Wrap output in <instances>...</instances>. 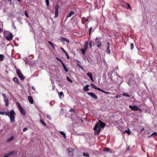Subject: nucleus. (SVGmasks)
I'll use <instances>...</instances> for the list:
<instances>
[{
    "mask_svg": "<svg viewBox=\"0 0 157 157\" xmlns=\"http://www.w3.org/2000/svg\"><path fill=\"white\" fill-rule=\"evenodd\" d=\"M0 114L8 116L10 117V121L11 123H13L15 122V116L16 115V113L14 111L12 110L10 112H0Z\"/></svg>",
    "mask_w": 157,
    "mask_h": 157,
    "instance_id": "1",
    "label": "nucleus"
},
{
    "mask_svg": "<svg viewBox=\"0 0 157 157\" xmlns=\"http://www.w3.org/2000/svg\"><path fill=\"white\" fill-rule=\"evenodd\" d=\"M99 125L100 124H99L98 122H97L94 128L93 129L94 130H97L94 132V134L95 135H98L101 131V129L99 127Z\"/></svg>",
    "mask_w": 157,
    "mask_h": 157,
    "instance_id": "2",
    "label": "nucleus"
},
{
    "mask_svg": "<svg viewBox=\"0 0 157 157\" xmlns=\"http://www.w3.org/2000/svg\"><path fill=\"white\" fill-rule=\"evenodd\" d=\"M4 35L8 40H11L13 37L12 34L9 31H5L4 33Z\"/></svg>",
    "mask_w": 157,
    "mask_h": 157,
    "instance_id": "3",
    "label": "nucleus"
},
{
    "mask_svg": "<svg viewBox=\"0 0 157 157\" xmlns=\"http://www.w3.org/2000/svg\"><path fill=\"white\" fill-rule=\"evenodd\" d=\"M17 73L20 79L21 80H23L25 79V77L23 75L21 72V71L19 69H16Z\"/></svg>",
    "mask_w": 157,
    "mask_h": 157,
    "instance_id": "4",
    "label": "nucleus"
},
{
    "mask_svg": "<svg viewBox=\"0 0 157 157\" xmlns=\"http://www.w3.org/2000/svg\"><path fill=\"white\" fill-rule=\"evenodd\" d=\"M129 107L132 110L134 111H137L138 110H139L140 111L141 110L137 106L135 105L133 106L129 105Z\"/></svg>",
    "mask_w": 157,
    "mask_h": 157,
    "instance_id": "5",
    "label": "nucleus"
},
{
    "mask_svg": "<svg viewBox=\"0 0 157 157\" xmlns=\"http://www.w3.org/2000/svg\"><path fill=\"white\" fill-rule=\"evenodd\" d=\"M87 94L88 95L91 96V97L94 98L95 99H97L98 98L97 96L93 92H87Z\"/></svg>",
    "mask_w": 157,
    "mask_h": 157,
    "instance_id": "6",
    "label": "nucleus"
},
{
    "mask_svg": "<svg viewBox=\"0 0 157 157\" xmlns=\"http://www.w3.org/2000/svg\"><path fill=\"white\" fill-rule=\"evenodd\" d=\"M55 17H57L58 14V9H59V6L58 5H56L55 6Z\"/></svg>",
    "mask_w": 157,
    "mask_h": 157,
    "instance_id": "7",
    "label": "nucleus"
},
{
    "mask_svg": "<svg viewBox=\"0 0 157 157\" xmlns=\"http://www.w3.org/2000/svg\"><path fill=\"white\" fill-rule=\"evenodd\" d=\"M99 123L100 124L99 127L101 128H103L105 125V124L104 123H103L100 120H99Z\"/></svg>",
    "mask_w": 157,
    "mask_h": 157,
    "instance_id": "8",
    "label": "nucleus"
},
{
    "mask_svg": "<svg viewBox=\"0 0 157 157\" xmlns=\"http://www.w3.org/2000/svg\"><path fill=\"white\" fill-rule=\"evenodd\" d=\"M73 150V149L70 148H68V154L71 156L73 155V154L72 152Z\"/></svg>",
    "mask_w": 157,
    "mask_h": 157,
    "instance_id": "9",
    "label": "nucleus"
},
{
    "mask_svg": "<svg viewBox=\"0 0 157 157\" xmlns=\"http://www.w3.org/2000/svg\"><path fill=\"white\" fill-rule=\"evenodd\" d=\"M75 13L74 11H71L70 13H68L67 15V17L68 18L71 17L72 15H73Z\"/></svg>",
    "mask_w": 157,
    "mask_h": 157,
    "instance_id": "10",
    "label": "nucleus"
},
{
    "mask_svg": "<svg viewBox=\"0 0 157 157\" xmlns=\"http://www.w3.org/2000/svg\"><path fill=\"white\" fill-rule=\"evenodd\" d=\"M28 99L29 102L32 104L33 103V100L32 97L30 96H28Z\"/></svg>",
    "mask_w": 157,
    "mask_h": 157,
    "instance_id": "11",
    "label": "nucleus"
},
{
    "mask_svg": "<svg viewBox=\"0 0 157 157\" xmlns=\"http://www.w3.org/2000/svg\"><path fill=\"white\" fill-rule=\"evenodd\" d=\"M89 86L88 85H86V86L83 87V90L85 91H88L89 90V89L88 88V87Z\"/></svg>",
    "mask_w": 157,
    "mask_h": 157,
    "instance_id": "12",
    "label": "nucleus"
},
{
    "mask_svg": "<svg viewBox=\"0 0 157 157\" xmlns=\"http://www.w3.org/2000/svg\"><path fill=\"white\" fill-rule=\"evenodd\" d=\"M88 46V42L86 41L85 42L84 45V49L86 51Z\"/></svg>",
    "mask_w": 157,
    "mask_h": 157,
    "instance_id": "13",
    "label": "nucleus"
},
{
    "mask_svg": "<svg viewBox=\"0 0 157 157\" xmlns=\"http://www.w3.org/2000/svg\"><path fill=\"white\" fill-rule=\"evenodd\" d=\"M89 77L90 79L92 81H94V80H93V78L92 77V74L90 72H88V73H87L86 74Z\"/></svg>",
    "mask_w": 157,
    "mask_h": 157,
    "instance_id": "14",
    "label": "nucleus"
},
{
    "mask_svg": "<svg viewBox=\"0 0 157 157\" xmlns=\"http://www.w3.org/2000/svg\"><path fill=\"white\" fill-rule=\"evenodd\" d=\"M61 40L62 41H66L67 43H69L70 42L69 40L67 39L66 38L64 37H62L61 38Z\"/></svg>",
    "mask_w": 157,
    "mask_h": 157,
    "instance_id": "15",
    "label": "nucleus"
},
{
    "mask_svg": "<svg viewBox=\"0 0 157 157\" xmlns=\"http://www.w3.org/2000/svg\"><path fill=\"white\" fill-rule=\"evenodd\" d=\"M19 109H20V111L21 112V113L25 115L26 114V113H25V110L22 107H21Z\"/></svg>",
    "mask_w": 157,
    "mask_h": 157,
    "instance_id": "16",
    "label": "nucleus"
},
{
    "mask_svg": "<svg viewBox=\"0 0 157 157\" xmlns=\"http://www.w3.org/2000/svg\"><path fill=\"white\" fill-rule=\"evenodd\" d=\"M90 85L93 88H94V89H97L99 91V90L100 89V88H98L97 87H96L94 85V84H93L92 83Z\"/></svg>",
    "mask_w": 157,
    "mask_h": 157,
    "instance_id": "17",
    "label": "nucleus"
},
{
    "mask_svg": "<svg viewBox=\"0 0 157 157\" xmlns=\"http://www.w3.org/2000/svg\"><path fill=\"white\" fill-rule=\"evenodd\" d=\"M16 153V152L15 151H10L9 153H7L8 155L9 156L10 155H13V154H15Z\"/></svg>",
    "mask_w": 157,
    "mask_h": 157,
    "instance_id": "18",
    "label": "nucleus"
},
{
    "mask_svg": "<svg viewBox=\"0 0 157 157\" xmlns=\"http://www.w3.org/2000/svg\"><path fill=\"white\" fill-rule=\"evenodd\" d=\"M59 133L63 135V136L64 137V138L65 139L66 138V134L63 131H60Z\"/></svg>",
    "mask_w": 157,
    "mask_h": 157,
    "instance_id": "19",
    "label": "nucleus"
},
{
    "mask_svg": "<svg viewBox=\"0 0 157 157\" xmlns=\"http://www.w3.org/2000/svg\"><path fill=\"white\" fill-rule=\"evenodd\" d=\"M13 139V136H11L10 138L7 139L6 140V142H9L11 141Z\"/></svg>",
    "mask_w": 157,
    "mask_h": 157,
    "instance_id": "20",
    "label": "nucleus"
},
{
    "mask_svg": "<svg viewBox=\"0 0 157 157\" xmlns=\"http://www.w3.org/2000/svg\"><path fill=\"white\" fill-rule=\"evenodd\" d=\"M48 43L52 46L53 49L55 50V47L54 45V44L52 43L50 41H49L48 42Z\"/></svg>",
    "mask_w": 157,
    "mask_h": 157,
    "instance_id": "21",
    "label": "nucleus"
},
{
    "mask_svg": "<svg viewBox=\"0 0 157 157\" xmlns=\"http://www.w3.org/2000/svg\"><path fill=\"white\" fill-rule=\"evenodd\" d=\"M157 135V133L156 132H154L153 133H152L151 134V135H150V136H148V137L149 138H150L152 136H155Z\"/></svg>",
    "mask_w": 157,
    "mask_h": 157,
    "instance_id": "22",
    "label": "nucleus"
},
{
    "mask_svg": "<svg viewBox=\"0 0 157 157\" xmlns=\"http://www.w3.org/2000/svg\"><path fill=\"white\" fill-rule=\"evenodd\" d=\"M99 91H100L101 92H102L104 93H105V94H107V95H109L110 94V93L109 92H106V91H105L103 90H102L101 89H100L99 90Z\"/></svg>",
    "mask_w": 157,
    "mask_h": 157,
    "instance_id": "23",
    "label": "nucleus"
},
{
    "mask_svg": "<svg viewBox=\"0 0 157 157\" xmlns=\"http://www.w3.org/2000/svg\"><path fill=\"white\" fill-rule=\"evenodd\" d=\"M97 46L98 47H100L101 45V42H98L97 43Z\"/></svg>",
    "mask_w": 157,
    "mask_h": 157,
    "instance_id": "24",
    "label": "nucleus"
},
{
    "mask_svg": "<svg viewBox=\"0 0 157 157\" xmlns=\"http://www.w3.org/2000/svg\"><path fill=\"white\" fill-rule=\"evenodd\" d=\"M83 155L84 156L86 157H88L89 156V154L88 153L83 152Z\"/></svg>",
    "mask_w": 157,
    "mask_h": 157,
    "instance_id": "25",
    "label": "nucleus"
},
{
    "mask_svg": "<svg viewBox=\"0 0 157 157\" xmlns=\"http://www.w3.org/2000/svg\"><path fill=\"white\" fill-rule=\"evenodd\" d=\"M4 102H5V105L6 106H8L9 105V101H8V100H5L4 101Z\"/></svg>",
    "mask_w": 157,
    "mask_h": 157,
    "instance_id": "26",
    "label": "nucleus"
},
{
    "mask_svg": "<svg viewBox=\"0 0 157 157\" xmlns=\"http://www.w3.org/2000/svg\"><path fill=\"white\" fill-rule=\"evenodd\" d=\"M59 98H61V96H64V95L63 93L62 92H59Z\"/></svg>",
    "mask_w": 157,
    "mask_h": 157,
    "instance_id": "27",
    "label": "nucleus"
},
{
    "mask_svg": "<svg viewBox=\"0 0 157 157\" xmlns=\"http://www.w3.org/2000/svg\"><path fill=\"white\" fill-rule=\"evenodd\" d=\"M29 25L30 26V27L31 28V29L30 30H32V32H34V30H33V28L32 27V25L31 24V23H29Z\"/></svg>",
    "mask_w": 157,
    "mask_h": 157,
    "instance_id": "28",
    "label": "nucleus"
},
{
    "mask_svg": "<svg viewBox=\"0 0 157 157\" xmlns=\"http://www.w3.org/2000/svg\"><path fill=\"white\" fill-rule=\"evenodd\" d=\"M4 56L3 55L0 54V60L2 61L3 59Z\"/></svg>",
    "mask_w": 157,
    "mask_h": 157,
    "instance_id": "29",
    "label": "nucleus"
},
{
    "mask_svg": "<svg viewBox=\"0 0 157 157\" xmlns=\"http://www.w3.org/2000/svg\"><path fill=\"white\" fill-rule=\"evenodd\" d=\"M13 80L14 82H17L18 83V79L16 77H14L13 78Z\"/></svg>",
    "mask_w": 157,
    "mask_h": 157,
    "instance_id": "30",
    "label": "nucleus"
},
{
    "mask_svg": "<svg viewBox=\"0 0 157 157\" xmlns=\"http://www.w3.org/2000/svg\"><path fill=\"white\" fill-rule=\"evenodd\" d=\"M128 130L129 129H128ZM125 132L127 133L128 134L130 135L131 133L130 132L129 130H126L125 131Z\"/></svg>",
    "mask_w": 157,
    "mask_h": 157,
    "instance_id": "31",
    "label": "nucleus"
},
{
    "mask_svg": "<svg viewBox=\"0 0 157 157\" xmlns=\"http://www.w3.org/2000/svg\"><path fill=\"white\" fill-rule=\"evenodd\" d=\"M16 103L17 105L19 107V109L22 107L20 105V104L18 102H16Z\"/></svg>",
    "mask_w": 157,
    "mask_h": 157,
    "instance_id": "32",
    "label": "nucleus"
},
{
    "mask_svg": "<svg viewBox=\"0 0 157 157\" xmlns=\"http://www.w3.org/2000/svg\"><path fill=\"white\" fill-rule=\"evenodd\" d=\"M109 149L108 147H105L104 148L103 151H109Z\"/></svg>",
    "mask_w": 157,
    "mask_h": 157,
    "instance_id": "33",
    "label": "nucleus"
},
{
    "mask_svg": "<svg viewBox=\"0 0 157 157\" xmlns=\"http://www.w3.org/2000/svg\"><path fill=\"white\" fill-rule=\"evenodd\" d=\"M63 67L64 68V70L66 72H67L68 71V70L67 68L65 65H63Z\"/></svg>",
    "mask_w": 157,
    "mask_h": 157,
    "instance_id": "34",
    "label": "nucleus"
},
{
    "mask_svg": "<svg viewBox=\"0 0 157 157\" xmlns=\"http://www.w3.org/2000/svg\"><path fill=\"white\" fill-rule=\"evenodd\" d=\"M123 95L124 96H126L128 97H130L129 95L127 93H124L123 94Z\"/></svg>",
    "mask_w": 157,
    "mask_h": 157,
    "instance_id": "35",
    "label": "nucleus"
},
{
    "mask_svg": "<svg viewBox=\"0 0 157 157\" xmlns=\"http://www.w3.org/2000/svg\"><path fill=\"white\" fill-rule=\"evenodd\" d=\"M25 15L26 16V17H29V16L28 15V14H27V11L26 10H25Z\"/></svg>",
    "mask_w": 157,
    "mask_h": 157,
    "instance_id": "36",
    "label": "nucleus"
},
{
    "mask_svg": "<svg viewBox=\"0 0 157 157\" xmlns=\"http://www.w3.org/2000/svg\"><path fill=\"white\" fill-rule=\"evenodd\" d=\"M67 81H68L69 82H72V81L71 79H70L68 77H67Z\"/></svg>",
    "mask_w": 157,
    "mask_h": 157,
    "instance_id": "37",
    "label": "nucleus"
},
{
    "mask_svg": "<svg viewBox=\"0 0 157 157\" xmlns=\"http://www.w3.org/2000/svg\"><path fill=\"white\" fill-rule=\"evenodd\" d=\"M126 4L127 5V7H126V8L127 9H130V5L128 3H127Z\"/></svg>",
    "mask_w": 157,
    "mask_h": 157,
    "instance_id": "38",
    "label": "nucleus"
},
{
    "mask_svg": "<svg viewBox=\"0 0 157 157\" xmlns=\"http://www.w3.org/2000/svg\"><path fill=\"white\" fill-rule=\"evenodd\" d=\"M130 46H131V49L132 50L133 48L134 44L133 43H131L130 44Z\"/></svg>",
    "mask_w": 157,
    "mask_h": 157,
    "instance_id": "39",
    "label": "nucleus"
},
{
    "mask_svg": "<svg viewBox=\"0 0 157 157\" xmlns=\"http://www.w3.org/2000/svg\"><path fill=\"white\" fill-rule=\"evenodd\" d=\"M107 52L108 54H110V51L109 49V47H107Z\"/></svg>",
    "mask_w": 157,
    "mask_h": 157,
    "instance_id": "40",
    "label": "nucleus"
},
{
    "mask_svg": "<svg viewBox=\"0 0 157 157\" xmlns=\"http://www.w3.org/2000/svg\"><path fill=\"white\" fill-rule=\"evenodd\" d=\"M46 2V5L47 6L49 5V2L48 0H45Z\"/></svg>",
    "mask_w": 157,
    "mask_h": 157,
    "instance_id": "41",
    "label": "nucleus"
},
{
    "mask_svg": "<svg viewBox=\"0 0 157 157\" xmlns=\"http://www.w3.org/2000/svg\"><path fill=\"white\" fill-rule=\"evenodd\" d=\"M40 121L42 124H44L45 125H46L45 123H44V122L43 120H40Z\"/></svg>",
    "mask_w": 157,
    "mask_h": 157,
    "instance_id": "42",
    "label": "nucleus"
},
{
    "mask_svg": "<svg viewBox=\"0 0 157 157\" xmlns=\"http://www.w3.org/2000/svg\"><path fill=\"white\" fill-rule=\"evenodd\" d=\"M74 112V113H75V110L72 109H71L69 110V112Z\"/></svg>",
    "mask_w": 157,
    "mask_h": 157,
    "instance_id": "43",
    "label": "nucleus"
},
{
    "mask_svg": "<svg viewBox=\"0 0 157 157\" xmlns=\"http://www.w3.org/2000/svg\"><path fill=\"white\" fill-rule=\"evenodd\" d=\"M60 48L61 49L62 51L64 52V53L66 52V51L62 47H60Z\"/></svg>",
    "mask_w": 157,
    "mask_h": 157,
    "instance_id": "44",
    "label": "nucleus"
},
{
    "mask_svg": "<svg viewBox=\"0 0 157 157\" xmlns=\"http://www.w3.org/2000/svg\"><path fill=\"white\" fill-rule=\"evenodd\" d=\"M2 96H3L4 98L6 97V95L5 94H4L3 93H2Z\"/></svg>",
    "mask_w": 157,
    "mask_h": 157,
    "instance_id": "45",
    "label": "nucleus"
},
{
    "mask_svg": "<svg viewBox=\"0 0 157 157\" xmlns=\"http://www.w3.org/2000/svg\"><path fill=\"white\" fill-rule=\"evenodd\" d=\"M92 27H91L90 28V29H89V34L90 35V33L91 32V31L92 30Z\"/></svg>",
    "mask_w": 157,
    "mask_h": 157,
    "instance_id": "46",
    "label": "nucleus"
},
{
    "mask_svg": "<svg viewBox=\"0 0 157 157\" xmlns=\"http://www.w3.org/2000/svg\"><path fill=\"white\" fill-rule=\"evenodd\" d=\"M28 128H24L23 129V131L25 132L27 130Z\"/></svg>",
    "mask_w": 157,
    "mask_h": 157,
    "instance_id": "47",
    "label": "nucleus"
},
{
    "mask_svg": "<svg viewBox=\"0 0 157 157\" xmlns=\"http://www.w3.org/2000/svg\"><path fill=\"white\" fill-rule=\"evenodd\" d=\"M126 149L128 151L129 150V147L128 146L126 147Z\"/></svg>",
    "mask_w": 157,
    "mask_h": 157,
    "instance_id": "48",
    "label": "nucleus"
},
{
    "mask_svg": "<svg viewBox=\"0 0 157 157\" xmlns=\"http://www.w3.org/2000/svg\"><path fill=\"white\" fill-rule=\"evenodd\" d=\"M86 50H84V51H82V52L83 55H85V54L86 52Z\"/></svg>",
    "mask_w": 157,
    "mask_h": 157,
    "instance_id": "49",
    "label": "nucleus"
},
{
    "mask_svg": "<svg viewBox=\"0 0 157 157\" xmlns=\"http://www.w3.org/2000/svg\"><path fill=\"white\" fill-rule=\"evenodd\" d=\"M120 97V96L118 95H116L115 96V98H119Z\"/></svg>",
    "mask_w": 157,
    "mask_h": 157,
    "instance_id": "50",
    "label": "nucleus"
},
{
    "mask_svg": "<svg viewBox=\"0 0 157 157\" xmlns=\"http://www.w3.org/2000/svg\"><path fill=\"white\" fill-rule=\"evenodd\" d=\"M56 59L58 60H59V61H60V62L62 61V60L60 59H59V58H56Z\"/></svg>",
    "mask_w": 157,
    "mask_h": 157,
    "instance_id": "51",
    "label": "nucleus"
},
{
    "mask_svg": "<svg viewBox=\"0 0 157 157\" xmlns=\"http://www.w3.org/2000/svg\"><path fill=\"white\" fill-rule=\"evenodd\" d=\"M8 100V98L7 97H6V98H4V101H5V100Z\"/></svg>",
    "mask_w": 157,
    "mask_h": 157,
    "instance_id": "52",
    "label": "nucleus"
},
{
    "mask_svg": "<svg viewBox=\"0 0 157 157\" xmlns=\"http://www.w3.org/2000/svg\"><path fill=\"white\" fill-rule=\"evenodd\" d=\"M47 117L49 119H51V118H50V116H49V115H47Z\"/></svg>",
    "mask_w": 157,
    "mask_h": 157,
    "instance_id": "53",
    "label": "nucleus"
},
{
    "mask_svg": "<svg viewBox=\"0 0 157 157\" xmlns=\"http://www.w3.org/2000/svg\"><path fill=\"white\" fill-rule=\"evenodd\" d=\"M89 46H90V48H91L92 47V43H91V42H90V45H89Z\"/></svg>",
    "mask_w": 157,
    "mask_h": 157,
    "instance_id": "54",
    "label": "nucleus"
},
{
    "mask_svg": "<svg viewBox=\"0 0 157 157\" xmlns=\"http://www.w3.org/2000/svg\"><path fill=\"white\" fill-rule=\"evenodd\" d=\"M9 156L8 155V154H6L3 157H8Z\"/></svg>",
    "mask_w": 157,
    "mask_h": 157,
    "instance_id": "55",
    "label": "nucleus"
},
{
    "mask_svg": "<svg viewBox=\"0 0 157 157\" xmlns=\"http://www.w3.org/2000/svg\"><path fill=\"white\" fill-rule=\"evenodd\" d=\"M85 27L86 28V29H87V28H88V25H87V24H86L85 25Z\"/></svg>",
    "mask_w": 157,
    "mask_h": 157,
    "instance_id": "56",
    "label": "nucleus"
},
{
    "mask_svg": "<svg viewBox=\"0 0 157 157\" xmlns=\"http://www.w3.org/2000/svg\"><path fill=\"white\" fill-rule=\"evenodd\" d=\"M32 89L33 90H35H35H35V87L34 86H33L32 87Z\"/></svg>",
    "mask_w": 157,
    "mask_h": 157,
    "instance_id": "57",
    "label": "nucleus"
},
{
    "mask_svg": "<svg viewBox=\"0 0 157 157\" xmlns=\"http://www.w3.org/2000/svg\"><path fill=\"white\" fill-rule=\"evenodd\" d=\"M107 44L108 45V47H109V42H107Z\"/></svg>",
    "mask_w": 157,
    "mask_h": 157,
    "instance_id": "58",
    "label": "nucleus"
},
{
    "mask_svg": "<svg viewBox=\"0 0 157 157\" xmlns=\"http://www.w3.org/2000/svg\"><path fill=\"white\" fill-rule=\"evenodd\" d=\"M8 2H10V4H11V3H12V1H11V0H8Z\"/></svg>",
    "mask_w": 157,
    "mask_h": 157,
    "instance_id": "59",
    "label": "nucleus"
},
{
    "mask_svg": "<svg viewBox=\"0 0 157 157\" xmlns=\"http://www.w3.org/2000/svg\"><path fill=\"white\" fill-rule=\"evenodd\" d=\"M85 21L87 22V23H88L89 22V21H88V18H87L86 20H85Z\"/></svg>",
    "mask_w": 157,
    "mask_h": 157,
    "instance_id": "60",
    "label": "nucleus"
},
{
    "mask_svg": "<svg viewBox=\"0 0 157 157\" xmlns=\"http://www.w3.org/2000/svg\"><path fill=\"white\" fill-rule=\"evenodd\" d=\"M61 63L62 64V65H63H63H65L63 63V62L62 61L61 62Z\"/></svg>",
    "mask_w": 157,
    "mask_h": 157,
    "instance_id": "61",
    "label": "nucleus"
},
{
    "mask_svg": "<svg viewBox=\"0 0 157 157\" xmlns=\"http://www.w3.org/2000/svg\"><path fill=\"white\" fill-rule=\"evenodd\" d=\"M64 54H65L66 56H67L68 55L66 52L64 53Z\"/></svg>",
    "mask_w": 157,
    "mask_h": 157,
    "instance_id": "62",
    "label": "nucleus"
},
{
    "mask_svg": "<svg viewBox=\"0 0 157 157\" xmlns=\"http://www.w3.org/2000/svg\"><path fill=\"white\" fill-rule=\"evenodd\" d=\"M64 54H65L66 56H67L68 55L66 52L64 53Z\"/></svg>",
    "mask_w": 157,
    "mask_h": 157,
    "instance_id": "63",
    "label": "nucleus"
},
{
    "mask_svg": "<svg viewBox=\"0 0 157 157\" xmlns=\"http://www.w3.org/2000/svg\"><path fill=\"white\" fill-rule=\"evenodd\" d=\"M3 31L2 29L0 28V32L2 33Z\"/></svg>",
    "mask_w": 157,
    "mask_h": 157,
    "instance_id": "64",
    "label": "nucleus"
}]
</instances>
